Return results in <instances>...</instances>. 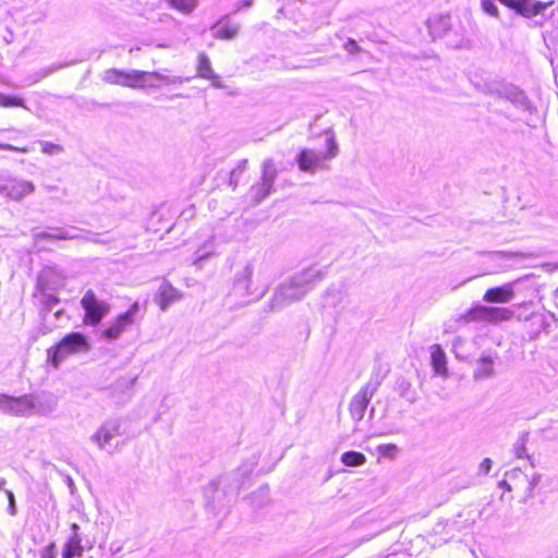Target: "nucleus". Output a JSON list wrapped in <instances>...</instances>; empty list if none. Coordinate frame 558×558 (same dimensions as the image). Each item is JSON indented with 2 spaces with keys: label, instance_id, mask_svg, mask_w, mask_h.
Instances as JSON below:
<instances>
[{
  "label": "nucleus",
  "instance_id": "6",
  "mask_svg": "<svg viewBox=\"0 0 558 558\" xmlns=\"http://www.w3.org/2000/svg\"><path fill=\"white\" fill-rule=\"evenodd\" d=\"M138 310V302H134L126 312L118 315L106 328L101 330V336L109 341L119 339L122 333L134 324V317Z\"/></svg>",
  "mask_w": 558,
  "mask_h": 558
},
{
  "label": "nucleus",
  "instance_id": "27",
  "mask_svg": "<svg viewBox=\"0 0 558 558\" xmlns=\"http://www.w3.org/2000/svg\"><path fill=\"white\" fill-rule=\"evenodd\" d=\"M129 52L131 54H134L137 52H143L145 56H147L149 58V60L153 64H156L159 62V60H157L154 57L155 49L150 45H147V44H144L142 46L132 47V48H130Z\"/></svg>",
  "mask_w": 558,
  "mask_h": 558
},
{
  "label": "nucleus",
  "instance_id": "9",
  "mask_svg": "<svg viewBox=\"0 0 558 558\" xmlns=\"http://www.w3.org/2000/svg\"><path fill=\"white\" fill-rule=\"evenodd\" d=\"M505 7L514 10L517 13L524 17H534L541 14L544 10L551 7L554 1H534V0H498Z\"/></svg>",
  "mask_w": 558,
  "mask_h": 558
},
{
  "label": "nucleus",
  "instance_id": "36",
  "mask_svg": "<svg viewBox=\"0 0 558 558\" xmlns=\"http://www.w3.org/2000/svg\"><path fill=\"white\" fill-rule=\"evenodd\" d=\"M517 457H518V458H521V457H522V454H521V452H520V451H518Z\"/></svg>",
  "mask_w": 558,
  "mask_h": 558
},
{
  "label": "nucleus",
  "instance_id": "18",
  "mask_svg": "<svg viewBox=\"0 0 558 558\" xmlns=\"http://www.w3.org/2000/svg\"><path fill=\"white\" fill-rule=\"evenodd\" d=\"M430 360H432V366L437 374H439L444 377L448 375L447 359H446L445 351L442 350L440 344L432 345Z\"/></svg>",
  "mask_w": 558,
  "mask_h": 558
},
{
  "label": "nucleus",
  "instance_id": "11",
  "mask_svg": "<svg viewBox=\"0 0 558 558\" xmlns=\"http://www.w3.org/2000/svg\"><path fill=\"white\" fill-rule=\"evenodd\" d=\"M375 387L369 384L363 386L352 398L349 404L350 415L354 421H361L374 395Z\"/></svg>",
  "mask_w": 558,
  "mask_h": 558
},
{
  "label": "nucleus",
  "instance_id": "4",
  "mask_svg": "<svg viewBox=\"0 0 558 558\" xmlns=\"http://www.w3.org/2000/svg\"><path fill=\"white\" fill-rule=\"evenodd\" d=\"M514 317V312L508 307L474 305L465 311L461 320L465 323L499 324L509 322Z\"/></svg>",
  "mask_w": 558,
  "mask_h": 558
},
{
  "label": "nucleus",
  "instance_id": "1",
  "mask_svg": "<svg viewBox=\"0 0 558 558\" xmlns=\"http://www.w3.org/2000/svg\"><path fill=\"white\" fill-rule=\"evenodd\" d=\"M539 480L541 475L532 469L513 468L506 472L499 483V487L504 489L501 498H507L509 501L525 502L534 496Z\"/></svg>",
  "mask_w": 558,
  "mask_h": 558
},
{
  "label": "nucleus",
  "instance_id": "30",
  "mask_svg": "<svg viewBox=\"0 0 558 558\" xmlns=\"http://www.w3.org/2000/svg\"><path fill=\"white\" fill-rule=\"evenodd\" d=\"M480 361L483 365V371L481 372V375H490L493 372V360L489 356H483L481 357Z\"/></svg>",
  "mask_w": 558,
  "mask_h": 558
},
{
  "label": "nucleus",
  "instance_id": "22",
  "mask_svg": "<svg viewBox=\"0 0 558 558\" xmlns=\"http://www.w3.org/2000/svg\"><path fill=\"white\" fill-rule=\"evenodd\" d=\"M73 236L68 233V231L58 228L56 232H39L34 235V242L36 244H40L46 240H70Z\"/></svg>",
  "mask_w": 558,
  "mask_h": 558
},
{
  "label": "nucleus",
  "instance_id": "16",
  "mask_svg": "<svg viewBox=\"0 0 558 558\" xmlns=\"http://www.w3.org/2000/svg\"><path fill=\"white\" fill-rule=\"evenodd\" d=\"M73 534L68 538L63 545L62 558H75L82 557L84 547L82 545V538L77 534L78 525L72 524Z\"/></svg>",
  "mask_w": 558,
  "mask_h": 558
},
{
  "label": "nucleus",
  "instance_id": "12",
  "mask_svg": "<svg viewBox=\"0 0 558 558\" xmlns=\"http://www.w3.org/2000/svg\"><path fill=\"white\" fill-rule=\"evenodd\" d=\"M182 292L171 282L165 280L154 294V302L161 311H166L171 304L182 299Z\"/></svg>",
  "mask_w": 558,
  "mask_h": 558
},
{
  "label": "nucleus",
  "instance_id": "17",
  "mask_svg": "<svg viewBox=\"0 0 558 558\" xmlns=\"http://www.w3.org/2000/svg\"><path fill=\"white\" fill-rule=\"evenodd\" d=\"M102 81L110 85L132 88V70L108 69L102 76Z\"/></svg>",
  "mask_w": 558,
  "mask_h": 558
},
{
  "label": "nucleus",
  "instance_id": "2",
  "mask_svg": "<svg viewBox=\"0 0 558 558\" xmlns=\"http://www.w3.org/2000/svg\"><path fill=\"white\" fill-rule=\"evenodd\" d=\"M90 348L87 338L81 332H71L64 336L54 345L47 349L48 363L57 368L61 361L68 355L86 352Z\"/></svg>",
  "mask_w": 558,
  "mask_h": 558
},
{
  "label": "nucleus",
  "instance_id": "3",
  "mask_svg": "<svg viewBox=\"0 0 558 558\" xmlns=\"http://www.w3.org/2000/svg\"><path fill=\"white\" fill-rule=\"evenodd\" d=\"M338 146L333 136L326 140V151L317 153L310 148L301 149L296 157L299 169L303 172L314 173L325 168V162L337 155Z\"/></svg>",
  "mask_w": 558,
  "mask_h": 558
},
{
  "label": "nucleus",
  "instance_id": "19",
  "mask_svg": "<svg viewBox=\"0 0 558 558\" xmlns=\"http://www.w3.org/2000/svg\"><path fill=\"white\" fill-rule=\"evenodd\" d=\"M196 72L199 77L206 80H211L216 76L211 69L210 61L204 52H201L197 57Z\"/></svg>",
  "mask_w": 558,
  "mask_h": 558
},
{
  "label": "nucleus",
  "instance_id": "5",
  "mask_svg": "<svg viewBox=\"0 0 558 558\" xmlns=\"http://www.w3.org/2000/svg\"><path fill=\"white\" fill-rule=\"evenodd\" d=\"M81 305L85 311L84 325L93 327L98 326L110 310V306L105 301H100L90 289L81 299Z\"/></svg>",
  "mask_w": 558,
  "mask_h": 558
},
{
  "label": "nucleus",
  "instance_id": "15",
  "mask_svg": "<svg viewBox=\"0 0 558 558\" xmlns=\"http://www.w3.org/2000/svg\"><path fill=\"white\" fill-rule=\"evenodd\" d=\"M514 296L512 283L493 287L485 291L483 300L487 303H507Z\"/></svg>",
  "mask_w": 558,
  "mask_h": 558
},
{
  "label": "nucleus",
  "instance_id": "29",
  "mask_svg": "<svg viewBox=\"0 0 558 558\" xmlns=\"http://www.w3.org/2000/svg\"><path fill=\"white\" fill-rule=\"evenodd\" d=\"M344 48L345 50L351 53V54H357L362 51L361 47L357 45V43L352 39V38H349L345 43H344Z\"/></svg>",
  "mask_w": 558,
  "mask_h": 558
},
{
  "label": "nucleus",
  "instance_id": "20",
  "mask_svg": "<svg viewBox=\"0 0 558 558\" xmlns=\"http://www.w3.org/2000/svg\"><path fill=\"white\" fill-rule=\"evenodd\" d=\"M377 451V462L381 460H395L399 454V448L396 444H381L376 448Z\"/></svg>",
  "mask_w": 558,
  "mask_h": 558
},
{
  "label": "nucleus",
  "instance_id": "32",
  "mask_svg": "<svg viewBox=\"0 0 558 558\" xmlns=\"http://www.w3.org/2000/svg\"><path fill=\"white\" fill-rule=\"evenodd\" d=\"M0 150H11V151H17V153H27L28 149L27 147H17V146H13L11 144H5V143H0Z\"/></svg>",
  "mask_w": 558,
  "mask_h": 558
},
{
  "label": "nucleus",
  "instance_id": "31",
  "mask_svg": "<svg viewBox=\"0 0 558 558\" xmlns=\"http://www.w3.org/2000/svg\"><path fill=\"white\" fill-rule=\"evenodd\" d=\"M482 7H483L484 11L486 13H488L489 15L495 16V17L498 16V9L492 0H484L482 2Z\"/></svg>",
  "mask_w": 558,
  "mask_h": 558
},
{
  "label": "nucleus",
  "instance_id": "13",
  "mask_svg": "<svg viewBox=\"0 0 558 558\" xmlns=\"http://www.w3.org/2000/svg\"><path fill=\"white\" fill-rule=\"evenodd\" d=\"M169 78L158 72L132 70V88H155L160 83H168Z\"/></svg>",
  "mask_w": 558,
  "mask_h": 558
},
{
  "label": "nucleus",
  "instance_id": "10",
  "mask_svg": "<svg viewBox=\"0 0 558 558\" xmlns=\"http://www.w3.org/2000/svg\"><path fill=\"white\" fill-rule=\"evenodd\" d=\"M174 217L170 209L158 208L147 220V230L157 235H163L174 227Z\"/></svg>",
  "mask_w": 558,
  "mask_h": 558
},
{
  "label": "nucleus",
  "instance_id": "35",
  "mask_svg": "<svg viewBox=\"0 0 558 558\" xmlns=\"http://www.w3.org/2000/svg\"><path fill=\"white\" fill-rule=\"evenodd\" d=\"M9 499H10V505H11V508H12V513H14V497H13V494L11 492H9Z\"/></svg>",
  "mask_w": 558,
  "mask_h": 558
},
{
  "label": "nucleus",
  "instance_id": "28",
  "mask_svg": "<svg viewBox=\"0 0 558 558\" xmlns=\"http://www.w3.org/2000/svg\"><path fill=\"white\" fill-rule=\"evenodd\" d=\"M41 150L45 154H49V155L59 154L62 151V146L59 144L46 142V143L41 144Z\"/></svg>",
  "mask_w": 558,
  "mask_h": 558
},
{
  "label": "nucleus",
  "instance_id": "25",
  "mask_svg": "<svg viewBox=\"0 0 558 558\" xmlns=\"http://www.w3.org/2000/svg\"><path fill=\"white\" fill-rule=\"evenodd\" d=\"M239 33V26L236 24H222L219 26L216 33V37L219 39H232L234 38Z\"/></svg>",
  "mask_w": 558,
  "mask_h": 558
},
{
  "label": "nucleus",
  "instance_id": "24",
  "mask_svg": "<svg viewBox=\"0 0 558 558\" xmlns=\"http://www.w3.org/2000/svg\"><path fill=\"white\" fill-rule=\"evenodd\" d=\"M168 5L183 14L192 13L197 7V0H165Z\"/></svg>",
  "mask_w": 558,
  "mask_h": 558
},
{
  "label": "nucleus",
  "instance_id": "7",
  "mask_svg": "<svg viewBox=\"0 0 558 558\" xmlns=\"http://www.w3.org/2000/svg\"><path fill=\"white\" fill-rule=\"evenodd\" d=\"M0 405L8 414L24 416L33 413L36 409V401L33 395H24L21 397L2 395L0 397Z\"/></svg>",
  "mask_w": 558,
  "mask_h": 558
},
{
  "label": "nucleus",
  "instance_id": "21",
  "mask_svg": "<svg viewBox=\"0 0 558 558\" xmlns=\"http://www.w3.org/2000/svg\"><path fill=\"white\" fill-rule=\"evenodd\" d=\"M119 435V430L117 427L112 426H101L95 434L94 438L100 447L109 444L110 440Z\"/></svg>",
  "mask_w": 558,
  "mask_h": 558
},
{
  "label": "nucleus",
  "instance_id": "34",
  "mask_svg": "<svg viewBox=\"0 0 558 558\" xmlns=\"http://www.w3.org/2000/svg\"><path fill=\"white\" fill-rule=\"evenodd\" d=\"M482 466L484 468V470L486 472H488L490 470V466H492V461L490 459H484L483 463H482Z\"/></svg>",
  "mask_w": 558,
  "mask_h": 558
},
{
  "label": "nucleus",
  "instance_id": "26",
  "mask_svg": "<svg viewBox=\"0 0 558 558\" xmlns=\"http://www.w3.org/2000/svg\"><path fill=\"white\" fill-rule=\"evenodd\" d=\"M0 107L9 108V107H21L26 108L25 101L23 98L17 96H7L0 94Z\"/></svg>",
  "mask_w": 558,
  "mask_h": 558
},
{
  "label": "nucleus",
  "instance_id": "33",
  "mask_svg": "<svg viewBox=\"0 0 558 558\" xmlns=\"http://www.w3.org/2000/svg\"><path fill=\"white\" fill-rule=\"evenodd\" d=\"M41 558H56V544L50 543L45 547Z\"/></svg>",
  "mask_w": 558,
  "mask_h": 558
},
{
  "label": "nucleus",
  "instance_id": "8",
  "mask_svg": "<svg viewBox=\"0 0 558 558\" xmlns=\"http://www.w3.org/2000/svg\"><path fill=\"white\" fill-rule=\"evenodd\" d=\"M262 170L260 181L251 189L252 196L256 202L262 201L270 193L277 177V169L271 159L263 162Z\"/></svg>",
  "mask_w": 558,
  "mask_h": 558
},
{
  "label": "nucleus",
  "instance_id": "23",
  "mask_svg": "<svg viewBox=\"0 0 558 558\" xmlns=\"http://www.w3.org/2000/svg\"><path fill=\"white\" fill-rule=\"evenodd\" d=\"M340 460L345 466H361L365 464L366 457L359 451H345L341 454Z\"/></svg>",
  "mask_w": 558,
  "mask_h": 558
},
{
  "label": "nucleus",
  "instance_id": "14",
  "mask_svg": "<svg viewBox=\"0 0 558 558\" xmlns=\"http://www.w3.org/2000/svg\"><path fill=\"white\" fill-rule=\"evenodd\" d=\"M2 190L9 198L13 201H20L23 197L32 194L35 190V186L31 181L12 179L5 186L2 187Z\"/></svg>",
  "mask_w": 558,
  "mask_h": 558
}]
</instances>
